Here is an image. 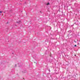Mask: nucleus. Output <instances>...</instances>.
<instances>
[{"label":"nucleus","instance_id":"f257e3e1","mask_svg":"<svg viewBox=\"0 0 80 80\" xmlns=\"http://www.w3.org/2000/svg\"><path fill=\"white\" fill-rule=\"evenodd\" d=\"M17 23H21V21H19L18 22H17Z\"/></svg>","mask_w":80,"mask_h":80},{"label":"nucleus","instance_id":"f03ea898","mask_svg":"<svg viewBox=\"0 0 80 80\" xmlns=\"http://www.w3.org/2000/svg\"><path fill=\"white\" fill-rule=\"evenodd\" d=\"M47 5H50V3L48 2V3H47Z\"/></svg>","mask_w":80,"mask_h":80},{"label":"nucleus","instance_id":"7ed1b4c3","mask_svg":"<svg viewBox=\"0 0 80 80\" xmlns=\"http://www.w3.org/2000/svg\"><path fill=\"white\" fill-rule=\"evenodd\" d=\"M15 67H17V65L15 64Z\"/></svg>","mask_w":80,"mask_h":80},{"label":"nucleus","instance_id":"20e7f679","mask_svg":"<svg viewBox=\"0 0 80 80\" xmlns=\"http://www.w3.org/2000/svg\"><path fill=\"white\" fill-rule=\"evenodd\" d=\"M75 47H77V45H75Z\"/></svg>","mask_w":80,"mask_h":80},{"label":"nucleus","instance_id":"39448f33","mask_svg":"<svg viewBox=\"0 0 80 80\" xmlns=\"http://www.w3.org/2000/svg\"><path fill=\"white\" fill-rule=\"evenodd\" d=\"M0 13H2V12L1 11H0Z\"/></svg>","mask_w":80,"mask_h":80},{"label":"nucleus","instance_id":"423d86ee","mask_svg":"<svg viewBox=\"0 0 80 80\" xmlns=\"http://www.w3.org/2000/svg\"><path fill=\"white\" fill-rule=\"evenodd\" d=\"M75 43H76V42L75 41H74Z\"/></svg>","mask_w":80,"mask_h":80},{"label":"nucleus","instance_id":"0eeeda50","mask_svg":"<svg viewBox=\"0 0 80 80\" xmlns=\"http://www.w3.org/2000/svg\"><path fill=\"white\" fill-rule=\"evenodd\" d=\"M75 56H76V54H75Z\"/></svg>","mask_w":80,"mask_h":80}]
</instances>
